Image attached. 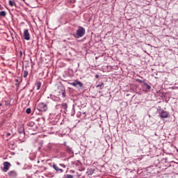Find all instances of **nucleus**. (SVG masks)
Listing matches in <instances>:
<instances>
[{
    "mask_svg": "<svg viewBox=\"0 0 178 178\" xmlns=\"http://www.w3.org/2000/svg\"><path fill=\"white\" fill-rule=\"evenodd\" d=\"M22 76L24 79H26V77H27V76H29V72L27 71H24L23 73H22Z\"/></svg>",
    "mask_w": 178,
    "mask_h": 178,
    "instance_id": "b1692460",
    "label": "nucleus"
},
{
    "mask_svg": "<svg viewBox=\"0 0 178 178\" xmlns=\"http://www.w3.org/2000/svg\"><path fill=\"white\" fill-rule=\"evenodd\" d=\"M0 16H1V17H5L6 16V12L1 11L0 12Z\"/></svg>",
    "mask_w": 178,
    "mask_h": 178,
    "instance_id": "a878e982",
    "label": "nucleus"
},
{
    "mask_svg": "<svg viewBox=\"0 0 178 178\" xmlns=\"http://www.w3.org/2000/svg\"><path fill=\"white\" fill-rule=\"evenodd\" d=\"M8 5L10 6H14V5H16V3L12 1V0H10L9 2H8Z\"/></svg>",
    "mask_w": 178,
    "mask_h": 178,
    "instance_id": "bb28decb",
    "label": "nucleus"
},
{
    "mask_svg": "<svg viewBox=\"0 0 178 178\" xmlns=\"http://www.w3.org/2000/svg\"><path fill=\"white\" fill-rule=\"evenodd\" d=\"M159 116L161 119H166L169 118V112L165 111L163 109L159 110Z\"/></svg>",
    "mask_w": 178,
    "mask_h": 178,
    "instance_id": "39448f33",
    "label": "nucleus"
},
{
    "mask_svg": "<svg viewBox=\"0 0 178 178\" xmlns=\"http://www.w3.org/2000/svg\"><path fill=\"white\" fill-rule=\"evenodd\" d=\"M56 95H58V97H62V98H65V97H66V92L65 90L56 91Z\"/></svg>",
    "mask_w": 178,
    "mask_h": 178,
    "instance_id": "6e6552de",
    "label": "nucleus"
},
{
    "mask_svg": "<svg viewBox=\"0 0 178 178\" xmlns=\"http://www.w3.org/2000/svg\"><path fill=\"white\" fill-rule=\"evenodd\" d=\"M55 108L57 111H58V112H62V107L60 104H56Z\"/></svg>",
    "mask_w": 178,
    "mask_h": 178,
    "instance_id": "5701e85b",
    "label": "nucleus"
},
{
    "mask_svg": "<svg viewBox=\"0 0 178 178\" xmlns=\"http://www.w3.org/2000/svg\"><path fill=\"white\" fill-rule=\"evenodd\" d=\"M26 137V134H19V141H22V143L24 142V138Z\"/></svg>",
    "mask_w": 178,
    "mask_h": 178,
    "instance_id": "4468645a",
    "label": "nucleus"
},
{
    "mask_svg": "<svg viewBox=\"0 0 178 178\" xmlns=\"http://www.w3.org/2000/svg\"><path fill=\"white\" fill-rule=\"evenodd\" d=\"M63 145H65V147H66V142H65L64 143H63Z\"/></svg>",
    "mask_w": 178,
    "mask_h": 178,
    "instance_id": "72a5a7b5",
    "label": "nucleus"
},
{
    "mask_svg": "<svg viewBox=\"0 0 178 178\" xmlns=\"http://www.w3.org/2000/svg\"><path fill=\"white\" fill-rule=\"evenodd\" d=\"M86 34V29L82 26H79L76 33H70V35H73L74 38H81Z\"/></svg>",
    "mask_w": 178,
    "mask_h": 178,
    "instance_id": "f03ea898",
    "label": "nucleus"
},
{
    "mask_svg": "<svg viewBox=\"0 0 178 178\" xmlns=\"http://www.w3.org/2000/svg\"><path fill=\"white\" fill-rule=\"evenodd\" d=\"M72 86H74V87H83V83L80 82L79 81L75 80L74 82L71 83Z\"/></svg>",
    "mask_w": 178,
    "mask_h": 178,
    "instance_id": "1a4fd4ad",
    "label": "nucleus"
},
{
    "mask_svg": "<svg viewBox=\"0 0 178 178\" xmlns=\"http://www.w3.org/2000/svg\"><path fill=\"white\" fill-rule=\"evenodd\" d=\"M81 115H84L83 116V118H86V112L81 113V111H79V112L76 114V116H77V118H81Z\"/></svg>",
    "mask_w": 178,
    "mask_h": 178,
    "instance_id": "4be33fe9",
    "label": "nucleus"
},
{
    "mask_svg": "<svg viewBox=\"0 0 178 178\" xmlns=\"http://www.w3.org/2000/svg\"><path fill=\"white\" fill-rule=\"evenodd\" d=\"M3 172H7L9 170V167L11 166L10 163L6 161L3 163Z\"/></svg>",
    "mask_w": 178,
    "mask_h": 178,
    "instance_id": "9b49d317",
    "label": "nucleus"
},
{
    "mask_svg": "<svg viewBox=\"0 0 178 178\" xmlns=\"http://www.w3.org/2000/svg\"><path fill=\"white\" fill-rule=\"evenodd\" d=\"M61 108L64 109V111H67V104L66 103H62L60 104Z\"/></svg>",
    "mask_w": 178,
    "mask_h": 178,
    "instance_id": "6ab92c4d",
    "label": "nucleus"
},
{
    "mask_svg": "<svg viewBox=\"0 0 178 178\" xmlns=\"http://www.w3.org/2000/svg\"><path fill=\"white\" fill-rule=\"evenodd\" d=\"M95 79H99V74H95Z\"/></svg>",
    "mask_w": 178,
    "mask_h": 178,
    "instance_id": "c756f323",
    "label": "nucleus"
},
{
    "mask_svg": "<svg viewBox=\"0 0 178 178\" xmlns=\"http://www.w3.org/2000/svg\"><path fill=\"white\" fill-rule=\"evenodd\" d=\"M65 150L67 151V152H68V154H73V150L72 149V147H70V146H65Z\"/></svg>",
    "mask_w": 178,
    "mask_h": 178,
    "instance_id": "dca6fc26",
    "label": "nucleus"
},
{
    "mask_svg": "<svg viewBox=\"0 0 178 178\" xmlns=\"http://www.w3.org/2000/svg\"><path fill=\"white\" fill-rule=\"evenodd\" d=\"M3 9V7L0 4V10H2Z\"/></svg>",
    "mask_w": 178,
    "mask_h": 178,
    "instance_id": "2f4dec72",
    "label": "nucleus"
},
{
    "mask_svg": "<svg viewBox=\"0 0 178 178\" xmlns=\"http://www.w3.org/2000/svg\"><path fill=\"white\" fill-rule=\"evenodd\" d=\"M44 83L42 81H37L35 83L34 88H36V90H40V88H43L44 86H42Z\"/></svg>",
    "mask_w": 178,
    "mask_h": 178,
    "instance_id": "423d86ee",
    "label": "nucleus"
},
{
    "mask_svg": "<svg viewBox=\"0 0 178 178\" xmlns=\"http://www.w3.org/2000/svg\"><path fill=\"white\" fill-rule=\"evenodd\" d=\"M104 86H105V84L104 83V82H101L100 83H99L98 85H97V87H99L102 90V88H104Z\"/></svg>",
    "mask_w": 178,
    "mask_h": 178,
    "instance_id": "393cba45",
    "label": "nucleus"
},
{
    "mask_svg": "<svg viewBox=\"0 0 178 178\" xmlns=\"http://www.w3.org/2000/svg\"><path fill=\"white\" fill-rule=\"evenodd\" d=\"M10 34L13 41H15V38H17V37H19V35H17L16 32H15L14 33H10Z\"/></svg>",
    "mask_w": 178,
    "mask_h": 178,
    "instance_id": "412c9836",
    "label": "nucleus"
},
{
    "mask_svg": "<svg viewBox=\"0 0 178 178\" xmlns=\"http://www.w3.org/2000/svg\"><path fill=\"white\" fill-rule=\"evenodd\" d=\"M65 178H73V175H67Z\"/></svg>",
    "mask_w": 178,
    "mask_h": 178,
    "instance_id": "c85d7f7f",
    "label": "nucleus"
},
{
    "mask_svg": "<svg viewBox=\"0 0 178 178\" xmlns=\"http://www.w3.org/2000/svg\"><path fill=\"white\" fill-rule=\"evenodd\" d=\"M135 81L136 83H138V86H140L142 88H145L146 90H151V83L147 79H145L143 80H141L136 79Z\"/></svg>",
    "mask_w": 178,
    "mask_h": 178,
    "instance_id": "f257e3e1",
    "label": "nucleus"
},
{
    "mask_svg": "<svg viewBox=\"0 0 178 178\" xmlns=\"http://www.w3.org/2000/svg\"><path fill=\"white\" fill-rule=\"evenodd\" d=\"M37 109L39 112H47L48 111V106L44 103H39L37 106Z\"/></svg>",
    "mask_w": 178,
    "mask_h": 178,
    "instance_id": "20e7f679",
    "label": "nucleus"
},
{
    "mask_svg": "<svg viewBox=\"0 0 178 178\" xmlns=\"http://www.w3.org/2000/svg\"><path fill=\"white\" fill-rule=\"evenodd\" d=\"M24 40L30 41V33H29V29L24 30Z\"/></svg>",
    "mask_w": 178,
    "mask_h": 178,
    "instance_id": "0eeeda50",
    "label": "nucleus"
},
{
    "mask_svg": "<svg viewBox=\"0 0 178 178\" xmlns=\"http://www.w3.org/2000/svg\"><path fill=\"white\" fill-rule=\"evenodd\" d=\"M60 166H65V165L64 164H60Z\"/></svg>",
    "mask_w": 178,
    "mask_h": 178,
    "instance_id": "c9c22d12",
    "label": "nucleus"
},
{
    "mask_svg": "<svg viewBox=\"0 0 178 178\" xmlns=\"http://www.w3.org/2000/svg\"><path fill=\"white\" fill-rule=\"evenodd\" d=\"M10 136V133L7 132V133H6V137H9Z\"/></svg>",
    "mask_w": 178,
    "mask_h": 178,
    "instance_id": "7c9ffc66",
    "label": "nucleus"
},
{
    "mask_svg": "<svg viewBox=\"0 0 178 178\" xmlns=\"http://www.w3.org/2000/svg\"><path fill=\"white\" fill-rule=\"evenodd\" d=\"M51 99L53 101H55L56 102H59L60 101V97H56V96H52Z\"/></svg>",
    "mask_w": 178,
    "mask_h": 178,
    "instance_id": "a211bd4d",
    "label": "nucleus"
},
{
    "mask_svg": "<svg viewBox=\"0 0 178 178\" xmlns=\"http://www.w3.org/2000/svg\"><path fill=\"white\" fill-rule=\"evenodd\" d=\"M0 106H2L3 111H8V109H9L10 107V99H6L2 100V102L0 103Z\"/></svg>",
    "mask_w": 178,
    "mask_h": 178,
    "instance_id": "7ed1b4c3",
    "label": "nucleus"
},
{
    "mask_svg": "<svg viewBox=\"0 0 178 178\" xmlns=\"http://www.w3.org/2000/svg\"><path fill=\"white\" fill-rule=\"evenodd\" d=\"M20 55H23V53L22 51H19Z\"/></svg>",
    "mask_w": 178,
    "mask_h": 178,
    "instance_id": "f704fd0d",
    "label": "nucleus"
},
{
    "mask_svg": "<svg viewBox=\"0 0 178 178\" xmlns=\"http://www.w3.org/2000/svg\"><path fill=\"white\" fill-rule=\"evenodd\" d=\"M16 83H19V79H15Z\"/></svg>",
    "mask_w": 178,
    "mask_h": 178,
    "instance_id": "473e14b6",
    "label": "nucleus"
},
{
    "mask_svg": "<svg viewBox=\"0 0 178 178\" xmlns=\"http://www.w3.org/2000/svg\"><path fill=\"white\" fill-rule=\"evenodd\" d=\"M26 113L28 115H30V113H31V108H26Z\"/></svg>",
    "mask_w": 178,
    "mask_h": 178,
    "instance_id": "cd10ccee",
    "label": "nucleus"
},
{
    "mask_svg": "<svg viewBox=\"0 0 178 178\" xmlns=\"http://www.w3.org/2000/svg\"><path fill=\"white\" fill-rule=\"evenodd\" d=\"M52 168H54L56 172H60V173H63V170L58 168V165H56V164L55 163H53Z\"/></svg>",
    "mask_w": 178,
    "mask_h": 178,
    "instance_id": "f8f14e48",
    "label": "nucleus"
},
{
    "mask_svg": "<svg viewBox=\"0 0 178 178\" xmlns=\"http://www.w3.org/2000/svg\"><path fill=\"white\" fill-rule=\"evenodd\" d=\"M18 133L19 134H24V127H23V126L19 127V128H18Z\"/></svg>",
    "mask_w": 178,
    "mask_h": 178,
    "instance_id": "f3484780",
    "label": "nucleus"
},
{
    "mask_svg": "<svg viewBox=\"0 0 178 178\" xmlns=\"http://www.w3.org/2000/svg\"><path fill=\"white\" fill-rule=\"evenodd\" d=\"M8 176H10V177H16L17 176V172L15 170H11L8 172Z\"/></svg>",
    "mask_w": 178,
    "mask_h": 178,
    "instance_id": "ddd939ff",
    "label": "nucleus"
},
{
    "mask_svg": "<svg viewBox=\"0 0 178 178\" xmlns=\"http://www.w3.org/2000/svg\"><path fill=\"white\" fill-rule=\"evenodd\" d=\"M24 2H26V0H23Z\"/></svg>",
    "mask_w": 178,
    "mask_h": 178,
    "instance_id": "e433bc0d",
    "label": "nucleus"
},
{
    "mask_svg": "<svg viewBox=\"0 0 178 178\" xmlns=\"http://www.w3.org/2000/svg\"><path fill=\"white\" fill-rule=\"evenodd\" d=\"M64 41L68 42V44H70L71 45H76V40L72 38H67V40H65Z\"/></svg>",
    "mask_w": 178,
    "mask_h": 178,
    "instance_id": "9d476101",
    "label": "nucleus"
},
{
    "mask_svg": "<svg viewBox=\"0 0 178 178\" xmlns=\"http://www.w3.org/2000/svg\"><path fill=\"white\" fill-rule=\"evenodd\" d=\"M35 126V123L33 121H31V122L27 123V127H33Z\"/></svg>",
    "mask_w": 178,
    "mask_h": 178,
    "instance_id": "aec40b11",
    "label": "nucleus"
},
{
    "mask_svg": "<svg viewBox=\"0 0 178 178\" xmlns=\"http://www.w3.org/2000/svg\"><path fill=\"white\" fill-rule=\"evenodd\" d=\"M94 174V170L92 168H88L86 172L88 176H92Z\"/></svg>",
    "mask_w": 178,
    "mask_h": 178,
    "instance_id": "2eb2a0df",
    "label": "nucleus"
}]
</instances>
